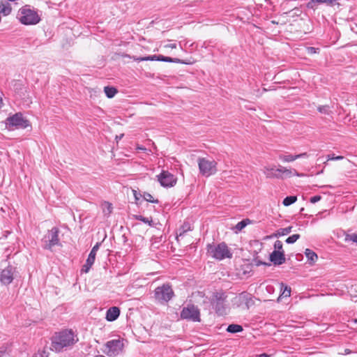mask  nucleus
<instances>
[{"label": "nucleus", "mask_w": 357, "mask_h": 357, "mask_svg": "<svg viewBox=\"0 0 357 357\" xmlns=\"http://www.w3.org/2000/svg\"><path fill=\"white\" fill-rule=\"evenodd\" d=\"M51 340V349L59 353L72 347L79 340L72 329H65L55 333Z\"/></svg>", "instance_id": "1"}, {"label": "nucleus", "mask_w": 357, "mask_h": 357, "mask_svg": "<svg viewBox=\"0 0 357 357\" xmlns=\"http://www.w3.org/2000/svg\"><path fill=\"white\" fill-rule=\"evenodd\" d=\"M206 250L209 256L217 260L220 261L226 258L230 259L232 257V253L225 242L217 245L214 243L208 244Z\"/></svg>", "instance_id": "2"}, {"label": "nucleus", "mask_w": 357, "mask_h": 357, "mask_svg": "<svg viewBox=\"0 0 357 357\" xmlns=\"http://www.w3.org/2000/svg\"><path fill=\"white\" fill-rule=\"evenodd\" d=\"M17 17L20 22L25 25L36 24L40 20L37 12L31 9L28 5L23 6L19 10Z\"/></svg>", "instance_id": "3"}, {"label": "nucleus", "mask_w": 357, "mask_h": 357, "mask_svg": "<svg viewBox=\"0 0 357 357\" xmlns=\"http://www.w3.org/2000/svg\"><path fill=\"white\" fill-rule=\"evenodd\" d=\"M5 124L6 128L8 130L25 129L31 126L29 120L25 119L21 112L15 113L7 117L5 120Z\"/></svg>", "instance_id": "4"}, {"label": "nucleus", "mask_w": 357, "mask_h": 357, "mask_svg": "<svg viewBox=\"0 0 357 357\" xmlns=\"http://www.w3.org/2000/svg\"><path fill=\"white\" fill-rule=\"evenodd\" d=\"M226 298L227 295L224 292H215L211 298V304L219 316L226 314Z\"/></svg>", "instance_id": "5"}, {"label": "nucleus", "mask_w": 357, "mask_h": 357, "mask_svg": "<svg viewBox=\"0 0 357 357\" xmlns=\"http://www.w3.org/2000/svg\"><path fill=\"white\" fill-rule=\"evenodd\" d=\"M200 174L206 177L215 174L217 169V162L214 160L199 158L197 160Z\"/></svg>", "instance_id": "6"}, {"label": "nucleus", "mask_w": 357, "mask_h": 357, "mask_svg": "<svg viewBox=\"0 0 357 357\" xmlns=\"http://www.w3.org/2000/svg\"><path fill=\"white\" fill-rule=\"evenodd\" d=\"M59 229L56 227H52L48 230L47 234L44 236L42 241L44 243L43 248L52 250L55 245H60V239L59 238Z\"/></svg>", "instance_id": "7"}, {"label": "nucleus", "mask_w": 357, "mask_h": 357, "mask_svg": "<svg viewBox=\"0 0 357 357\" xmlns=\"http://www.w3.org/2000/svg\"><path fill=\"white\" fill-rule=\"evenodd\" d=\"M155 298L160 303L169 302L174 296L172 286L169 284H163L155 289Z\"/></svg>", "instance_id": "8"}, {"label": "nucleus", "mask_w": 357, "mask_h": 357, "mask_svg": "<svg viewBox=\"0 0 357 357\" xmlns=\"http://www.w3.org/2000/svg\"><path fill=\"white\" fill-rule=\"evenodd\" d=\"M123 347V340H112L105 344L104 352L109 357H115L122 352Z\"/></svg>", "instance_id": "9"}, {"label": "nucleus", "mask_w": 357, "mask_h": 357, "mask_svg": "<svg viewBox=\"0 0 357 357\" xmlns=\"http://www.w3.org/2000/svg\"><path fill=\"white\" fill-rule=\"evenodd\" d=\"M181 318L194 322H199L200 311L199 308L194 305H188L184 307L181 312Z\"/></svg>", "instance_id": "10"}, {"label": "nucleus", "mask_w": 357, "mask_h": 357, "mask_svg": "<svg viewBox=\"0 0 357 357\" xmlns=\"http://www.w3.org/2000/svg\"><path fill=\"white\" fill-rule=\"evenodd\" d=\"M157 178L160 185L165 188L173 187L177 182V178L172 173L165 170H162L161 173L157 176Z\"/></svg>", "instance_id": "11"}, {"label": "nucleus", "mask_w": 357, "mask_h": 357, "mask_svg": "<svg viewBox=\"0 0 357 357\" xmlns=\"http://www.w3.org/2000/svg\"><path fill=\"white\" fill-rule=\"evenodd\" d=\"M15 268L12 266H8L6 268L0 271V282L5 284H10L13 280V272Z\"/></svg>", "instance_id": "12"}, {"label": "nucleus", "mask_w": 357, "mask_h": 357, "mask_svg": "<svg viewBox=\"0 0 357 357\" xmlns=\"http://www.w3.org/2000/svg\"><path fill=\"white\" fill-rule=\"evenodd\" d=\"M269 259L275 266L282 265L286 261L284 251L273 250L270 254Z\"/></svg>", "instance_id": "13"}, {"label": "nucleus", "mask_w": 357, "mask_h": 357, "mask_svg": "<svg viewBox=\"0 0 357 357\" xmlns=\"http://www.w3.org/2000/svg\"><path fill=\"white\" fill-rule=\"evenodd\" d=\"M120 315V309L118 307H109L106 312V319L108 321H114L118 319Z\"/></svg>", "instance_id": "14"}, {"label": "nucleus", "mask_w": 357, "mask_h": 357, "mask_svg": "<svg viewBox=\"0 0 357 357\" xmlns=\"http://www.w3.org/2000/svg\"><path fill=\"white\" fill-rule=\"evenodd\" d=\"M337 0H310L306 6L307 8L315 10L317 5L325 3L326 5H333Z\"/></svg>", "instance_id": "15"}, {"label": "nucleus", "mask_w": 357, "mask_h": 357, "mask_svg": "<svg viewBox=\"0 0 357 357\" xmlns=\"http://www.w3.org/2000/svg\"><path fill=\"white\" fill-rule=\"evenodd\" d=\"M276 169H277V168H275V167H265L264 169V173L267 178H282V179L283 176L282 174H280L278 172H276L275 171Z\"/></svg>", "instance_id": "16"}, {"label": "nucleus", "mask_w": 357, "mask_h": 357, "mask_svg": "<svg viewBox=\"0 0 357 357\" xmlns=\"http://www.w3.org/2000/svg\"><path fill=\"white\" fill-rule=\"evenodd\" d=\"M192 227L191 225L188 222H184L183 224L178 229L176 233V239L178 240V238L184 236V234L188 231H191Z\"/></svg>", "instance_id": "17"}, {"label": "nucleus", "mask_w": 357, "mask_h": 357, "mask_svg": "<svg viewBox=\"0 0 357 357\" xmlns=\"http://www.w3.org/2000/svg\"><path fill=\"white\" fill-rule=\"evenodd\" d=\"M12 10L10 4L8 2H1L0 3V13L4 16L8 15Z\"/></svg>", "instance_id": "18"}, {"label": "nucleus", "mask_w": 357, "mask_h": 357, "mask_svg": "<svg viewBox=\"0 0 357 357\" xmlns=\"http://www.w3.org/2000/svg\"><path fill=\"white\" fill-rule=\"evenodd\" d=\"M278 172L280 174H282L284 178H290L293 176V171L291 169H287L285 167H283L282 166H279L278 168L275 170Z\"/></svg>", "instance_id": "19"}, {"label": "nucleus", "mask_w": 357, "mask_h": 357, "mask_svg": "<svg viewBox=\"0 0 357 357\" xmlns=\"http://www.w3.org/2000/svg\"><path fill=\"white\" fill-rule=\"evenodd\" d=\"M305 255L310 264H314L318 259L317 255L310 249L307 248Z\"/></svg>", "instance_id": "20"}, {"label": "nucleus", "mask_w": 357, "mask_h": 357, "mask_svg": "<svg viewBox=\"0 0 357 357\" xmlns=\"http://www.w3.org/2000/svg\"><path fill=\"white\" fill-rule=\"evenodd\" d=\"M101 243H96V244L92 248L87 259L89 261H93L94 263L96 259V252L98 250Z\"/></svg>", "instance_id": "21"}, {"label": "nucleus", "mask_w": 357, "mask_h": 357, "mask_svg": "<svg viewBox=\"0 0 357 357\" xmlns=\"http://www.w3.org/2000/svg\"><path fill=\"white\" fill-rule=\"evenodd\" d=\"M243 330L242 326L232 324L227 326L226 331L230 333H236L243 331Z\"/></svg>", "instance_id": "22"}, {"label": "nucleus", "mask_w": 357, "mask_h": 357, "mask_svg": "<svg viewBox=\"0 0 357 357\" xmlns=\"http://www.w3.org/2000/svg\"><path fill=\"white\" fill-rule=\"evenodd\" d=\"M104 91L105 93L106 96L108 98H113L118 92L117 89L115 87L109 86L104 87Z\"/></svg>", "instance_id": "23"}, {"label": "nucleus", "mask_w": 357, "mask_h": 357, "mask_svg": "<svg viewBox=\"0 0 357 357\" xmlns=\"http://www.w3.org/2000/svg\"><path fill=\"white\" fill-rule=\"evenodd\" d=\"M239 298L243 302L245 303L248 307H249V305L250 304L253 303V301H252L251 296L246 292L241 293L240 294Z\"/></svg>", "instance_id": "24"}, {"label": "nucleus", "mask_w": 357, "mask_h": 357, "mask_svg": "<svg viewBox=\"0 0 357 357\" xmlns=\"http://www.w3.org/2000/svg\"><path fill=\"white\" fill-rule=\"evenodd\" d=\"M291 229H292V227L291 226H289V227H285V228H281V229H278L277 231V233L274 234L273 236L275 237H279V236H281L287 235V234H289L291 231Z\"/></svg>", "instance_id": "25"}, {"label": "nucleus", "mask_w": 357, "mask_h": 357, "mask_svg": "<svg viewBox=\"0 0 357 357\" xmlns=\"http://www.w3.org/2000/svg\"><path fill=\"white\" fill-rule=\"evenodd\" d=\"M297 200L296 196H287L286 197L282 202V204L285 206H290L291 204L295 203Z\"/></svg>", "instance_id": "26"}, {"label": "nucleus", "mask_w": 357, "mask_h": 357, "mask_svg": "<svg viewBox=\"0 0 357 357\" xmlns=\"http://www.w3.org/2000/svg\"><path fill=\"white\" fill-rule=\"evenodd\" d=\"M279 159L283 162H289L296 160V158H295V155H280Z\"/></svg>", "instance_id": "27"}, {"label": "nucleus", "mask_w": 357, "mask_h": 357, "mask_svg": "<svg viewBox=\"0 0 357 357\" xmlns=\"http://www.w3.org/2000/svg\"><path fill=\"white\" fill-rule=\"evenodd\" d=\"M317 110L324 114H330L331 110L330 107L328 105H321L317 107Z\"/></svg>", "instance_id": "28"}, {"label": "nucleus", "mask_w": 357, "mask_h": 357, "mask_svg": "<svg viewBox=\"0 0 357 357\" xmlns=\"http://www.w3.org/2000/svg\"><path fill=\"white\" fill-rule=\"evenodd\" d=\"M300 234H293L290 236H289L285 242L288 244H291V243H295L298 239L300 238Z\"/></svg>", "instance_id": "29"}, {"label": "nucleus", "mask_w": 357, "mask_h": 357, "mask_svg": "<svg viewBox=\"0 0 357 357\" xmlns=\"http://www.w3.org/2000/svg\"><path fill=\"white\" fill-rule=\"evenodd\" d=\"M143 198L146 202H149L155 203V204L158 203V200L153 199L152 195L151 194H149V192H144L143 195Z\"/></svg>", "instance_id": "30"}, {"label": "nucleus", "mask_w": 357, "mask_h": 357, "mask_svg": "<svg viewBox=\"0 0 357 357\" xmlns=\"http://www.w3.org/2000/svg\"><path fill=\"white\" fill-rule=\"evenodd\" d=\"M135 218L137 220H140L144 223H146L150 226L151 225L152 220L149 219V218H146L140 215H135Z\"/></svg>", "instance_id": "31"}, {"label": "nucleus", "mask_w": 357, "mask_h": 357, "mask_svg": "<svg viewBox=\"0 0 357 357\" xmlns=\"http://www.w3.org/2000/svg\"><path fill=\"white\" fill-rule=\"evenodd\" d=\"M248 222H249L248 219L240 221L235 226V229L237 231H241L248 225Z\"/></svg>", "instance_id": "32"}, {"label": "nucleus", "mask_w": 357, "mask_h": 357, "mask_svg": "<svg viewBox=\"0 0 357 357\" xmlns=\"http://www.w3.org/2000/svg\"><path fill=\"white\" fill-rule=\"evenodd\" d=\"M93 264L94 263L93 261H89V260L86 259V263L82 266L81 271L85 273H88Z\"/></svg>", "instance_id": "33"}, {"label": "nucleus", "mask_w": 357, "mask_h": 357, "mask_svg": "<svg viewBox=\"0 0 357 357\" xmlns=\"http://www.w3.org/2000/svg\"><path fill=\"white\" fill-rule=\"evenodd\" d=\"M345 241H352L357 244V234H347L345 236Z\"/></svg>", "instance_id": "34"}, {"label": "nucleus", "mask_w": 357, "mask_h": 357, "mask_svg": "<svg viewBox=\"0 0 357 357\" xmlns=\"http://www.w3.org/2000/svg\"><path fill=\"white\" fill-rule=\"evenodd\" d=\"M282 287L281 288V290H282V295L284 297H289L291 296V288L288 286H284L283 284H282Z\"/></svg>", "instance_id": "35"}, {"label": "nucleus", "mask_w": 357, "mask_h": 357, "mask_svg": "<svg viewBox=\"0 0 357 357\" xmlns=\"http://www.w3.org/2000/svg\"><path fill=\"white\" fill-rule=\"evenodd\" d=\"M274 250L275 251H284L283 250V245H282V241H279V240H277L275 243H274Z\"/></svg>", "instance_id": "36"}, {"label": "nucleus", "mask_w": 357, "mask_h": 357, "mask_svg": "<svg viewBox=\"0 0 357 357\" xmlns=\"http://www.w3.org/2000/svg\"><path fill=\"white\" fill-rule=\"evenodd\" d=\"M327 158L328 160H340L344 158L342 155L335 156L334 153H331L327 155Z\"/></svg>", "instance_id": "37"}, {"label": "nucleus", "mask_w": 357, "mask_h": 357, "mask_svg": "<svg viewBox=\"0 0 357 357\" xmlns=\"http://www.w3.org/2000/svg\"><path fill=\"white\" fill-rule=\"evenodd\" d=\"M159 61H165V62H172V57L165 56L160 54Z\"/></svg>", "instance_id": "38"}, {"label": "nucleus", "mask_w": 357, "mask_h": 357, "mask_svg": "<svg viewBox=\"0 0 357 357\" xmlns=\"http://www.w3.org/2000/svg\"><path fill=\"white\" fill-rule=\"evenodd\" d=\"M321 199V197L320 195H315L310 198V202L312 204H315L317 202L320 201Z\"/></svg>", "instance_id": "39"}, {"label": "nucleus", "mask_w": 357, "mask_h": 357, "mask_svg": "<svg viewBox=\"0 0 357 357\" xmlns=\"http://www.w3.org/2000/svg\"><path fill=\"white\" fill-rule=\"evenodd\" d=\"M318 49L314 47H309L307 49V52L310 54H315L317 52Z\"/></svg>", "instance_id": "40"}, {"label": "nucleus", "mask_w": 357, "mask_h": 357, "mask_svg": "<svg viewBox=\"0 0 357 357\" xmlns=\"http://www.w3.org/2000/svg\"><path fill=\"white\" fill-rule=\"evenodd\" d=\"M136 61H152V58H151V56H144V57H138L137 59H135Z\"/></svg>", "instance_id": "41"}, {"label": "nucleus", "mask_w": 357, "mask_h": 357, "mask_svg": "<svg viewBox=\"0 0 357 357\" xmlns=\"http://www.w3.org/2000/svg\"><path fill=\"white\" fill-rule=\"evenodd\" d=\"M171 63H185L187 64V62H185L178 58H172V62Z\"/></svg>", "instance_id": "42"}, {"label": "nucleus", "mask_w": 357, "mask_h": 357, "mask_svg": "<svg viewBox=\"0 0 357 357\" xmlns=\"http://www.w3.org/2000/svg\"><path fill=\"white\" fill-rule=\"evenodd\" d=\"M307 157H308V155L307 153H300L298 155H295V158H296V159L307 158Z\"/></svg>", "instance_id": "43"}, {"label": "nucleus", "mask_w": 357, "mask_h": 357, "mask_svg": "<svg viewBox=\"0 0 357 357\" xmlns=\"http://www.w3.org/2000/svg\"><path fill=\"white\" fill-rule=\"evenodd\" d=\"M165 47H169L171 49H175V48H176V43H170V44L166 45Z\"/></svg>", "instance_id": "44"}, {"label": "nucleus", "mask_w": 357, "mask_h": 357, "mask_svg": "<svg viewBox=\"0 0 357 357\" xmlns=\"http://www.w3.org/2000/svg\"><path fill=\"white\" fill-rule=\"evenodd\" d=\"M152 61H159L160 59V54L159 55H151Z\"/></svg>", "instance_id": "45"}, {"label": "nucleus", "mask_w": 357, "mask_h": 357, "mask_svg": "<svg viewBox=\"0 0 357 357\" xmlns=\"http://www.w3.org/2000/svg\"><path fill=\"white\" fill-rule=\"evenodd\" d=\"M351 351L350 349H345L344 350V352L342 353V354H344V355H347V354H351Z\"/></svg>", "instance_id": "46"}, {"label": "nucleus", "mask_w": 357, "mask_h": 357, "mask_svg": "<svg viewBox=\"0 0 357 357\" xmlns=\"http://www.w3.org/2000/svg\"><path fill=\"white\" fill-rule=\"evenodd\" d=\"M123 137V134H121L120 135H116V141L118 142L119 140L121 139V138Z\"/></svg>", "instance_id": "47"}, {"label": "nucleus", "mask_w": 357, "mask_h": 357, "mask_svg": "<svg viewBox=\"0 0 357 357\" xmlns=\"http://www.w3.org/2000/svg\"><path fill=\"white\" fill-rule=\"evenodd\" d=\"M257 357H270V356L266 354H261L257 356Z\"/></svg>", "instance_id": "48"}, {"label": "nucleus", "mask_w": 357, "mask_h": 357, "mask_svg": "<svg viewBox=\"0 0 357 357\" xmlns=\"http://www.w3.org/2000/svg\"><path fill=\"white\" fill-rule=\"evenodd\" d=\"M293 171V176H300L301 175L297 172L296 169H292Z\"/></svg>", "instance_id": "49"}, {"label": "nucleus", "mask_w": 357, "mask_h": 357, "mask_svg": "<svg viewBox=\"0 0 357 357\" xmlns=\"http://www.w3.org/2000/svg\"><path fill=\"white\" fill-rule=\"evenodd\" d=\"M3 100L2 98L0 97V108L3 106Z\"/></svg>", "instance_id": "50"}, {"label": "nucleus", "mask_w": 357, "mask_h": 357, "mask_svg": "<svg viewBox=\"0 0 357 357\" xmlns=\"http://www.w3.org/2000/svg\"><path fill=\"white\" fill-rule=\"evenodd\" d=\"M134 192H135V193H134V195H135V199L137 200V199H138V196H137L136 191H135V190H134Z\"/></svg>", "instance_id": "51"}, {"label": "nucleus", "mask_w": 357, "mask_h": 357, "mask_svg": "<svg viewBox=\"0 0 357 357\" xmlns=\"http://www.w3.org/2000/svg\"><path fill=\"white\" fill-rule=\"evenodd\" d=\"M111 208H112V207H111V205L109 204V207H108V211H109V213H111Z\"/></svg>", "instance_id": "52"}, {"label": "nucleus", "mask_w": 357, "mask_h": 357, "mask_svg": "<svg viewBox=\"0 0 357 357\" xmlns=\"http://www.w3.org/2000/svg\"><path fill=\"white\" fill-rule=\"evenodd\" d=\"M95 357H105V356H104L102 355H98V356H96Z\"/></svg>", "instance_id": "53"}, {"label": "nucleus", "mask_w": 357, "mask_h": 357, "mask_svg": "<svg viewBox=\"0 0 357 357\" xmlns=\"http://www.w3.org/2000/svg\"><path fill=\"white\" fill-rule=\"evenodd\" d=\"M304 211V208H302L301 209V212H302V211Z\"/></svg>", "instance_id": "54"}, {"label": "nucleus", "mask_w": 357, "mask_h": 357, "mask_svg": "<svg viewBox=\"0 0 357 357\" xmlns=\"http://www.w3.org/2000/svg\"><path fill=\"white\" fill-rule=\"evenodd\" d=\"M355 321L357 322V319H356Z\"/></svg>", "instance_id": "55"}]
</instances>
